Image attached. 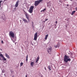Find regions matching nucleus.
Listing matches in <instances>:
<instances>
[{"label":"nucleus","mask_w":77,"mask_h":77,"mask_svg":"<svg viewBox=\"0 0 77 77\" xmlns=\"http://www.w3.org/2000/svg\"><path fill=\"white\" fill-rule=\"evenodd\" d=\"M45 70H46V68H45Z\"/></svg>","instance_id":"nucleus-30"},{"label":"nucleus","mask_w":77,"mask_h":77,"mask_svg":"<svg viewBox=\"0 0 77 77\" xmlns=\"http://www.w3.org/2000/svg\"><path fill=\"white\" fill-rule=\"evenodd\" d=\"M33 65H34V62H32L31 63V66H33Z\"/></svg>","instance_id":"nucleus-16"},{"label":"nucleus","mask_w":77,"mask_h":77,"mask_svg":"<svg viewBox=\"0 0 77 77\" xmlns=\"http://www.w3.org/2000/svg\"><path fill=\"white\" fill-rule=\"evenodd\" d=\"M48 20V19H45V21H47V20Z\"/></svg>","instance_id":"nucleus-22"},{"label":"nucleus","mask_w":77,"mask_h":77,"mask_svg":"<svg viewBox=\"0 0 77 77\" xmlns=\"http://www.w3.org/2000/svg\"><path fill=\"white\" fill-rule=\"evenodd\" d=\"M10 35L12 37V38H14L15 36V35L14 34V33L13 31H10L9 32Z\"/></svg>","instance_id":"nucleus-5"},{"label":"nucleus","mask_w":77,"mask_h":77,"mask_svg":"<svg viewBox=\"0 0 77 77\" xmlns=\"http://www.w3.org/2000/svg\"><path fill=\"white\" fill-rule=\"evenodd\" d=\"M23 62L20 63V66H23Z\"/></svg>","instance_id":"nucleus-20"},{"label":"nucleus","mask_w":77,"mask_h":77,"mask_svg":"<svg viewBox=\"0 0 77 77\" xmlns=\"http://www.w3.org/2000/svg\"><path fill=\"white\" fill-rule=\"evenodd\" d=\"M48 35H47L45 36V40H47V38H48Z\"/></svg>","instance_id":"nucleus-15"},{"label":"nucleus","mask_w":77,"mask_h":77,"mask_svg":"<svg viewBox=\"0 0 77 77\" xmlns=\"http://www.w3.org/2000/svg\"><path fill=\"white\" fill-rule=\"evenodd\" d=\"M12 77H14V76H13Z\"/></svg>","instance_id":"nucleus-34"},{"label":"nucleus","mask_w":77,"mask_h":77,"mask_svg":"<svg viewBox=\"0 0 77 77\" xmlns=\"http://www.w3.org/2000/svg\"><path fill=\"white\" fill-rule=\"evenodd\" d=\"M52 51V49H51L49 48V49H48L47 51H48V53H49V54H50L51 52V51Z\"/></svg>","instance_id":"nucleus-8"},{"label":"nucleus","mask_w":77,"mask_h":77,"mask_svg":"<svg viewBox=\"0 0 77 77\" xmlns=\"http://www.w3.org/2000/svg\"><path fill=\"white\" fill-rule=\"evenodd\" d=\"M45 10H46V9L45 8H44V10L41 11V12H44V11H45Z\"/></svg>","instance_id":"nucleus-19"},{"label":"nucleus","mask_w":77,"mask_h":77,"mask_svg":"<svg viewBox=\"0 0 77 77\" xmlns=\"http://www.w3.org/2000/svg\"><path fill=\"white\" fill-rule=\"evenodd\" d=\"M23 21H24V22H25V23H28V21H27V20L25 19H23Z\"/></svg>","instance_id":"nucleus-14"},{"label":"nucleus","mask_w":77,"mask_h":77,"mask_svg":"<svg viewBox=\"0 0 77 77\" xmlns=\"http://www.w3.org/2000/svg\"><path fill=\"white\" fill-rule=\"evenodd\" d=\"M26 77H27V75H26Z\"/></svg>","instance_id":"nucleus-33"},{"label":"nucleus","mask_w":77,"mask_h":77,"mask_svg":"<svg viewBox=\"0 0 77 77\" xmlns=\"http://www.w3.org/2000/svg\"><path fill=\"white\" fill-rule=\"evenodd\" d=\"M33 9H34V6H32L30 7L29 9V12L30 14H32V13H33Z\"/></svg>","instance_id":"nucleus-3"},{"label":"nucleus","mask_w":77,"mask_h":77,"mask_svg":"<svg viewBox=\"0 0 77 77\" xmlns=\"http://www.w3.org/2000/svg\"><path fill=\"white\" fill-rule=\"evenodd\" d=\"M68 58H69V57L68 56L66 55L65 56L64 59V61L65 62L68 63V61H71V59H68Z\"/></svg>","instance_id":"nucleus-1"},{"label":"nucleus","mask_w":77,"mask_h":77,"mask_svg":"<svg viewBox=\"0 0 77 77\" xmlns=\"http://www.w3.org/2000/svg\"><path fill=\"white\" fill-rule=\"evenodd\" d=\"M39 60V57H38L37 59H36V62H38V61Z\"/></svg>","instance_id":"nucleus-10"},{"label":"nucleus","mask_w":77,"mask_h":77,"mask_svg":"<svg viewBox=\"0 0 77 77\" xmlns=\"http://www.w3.org/2000/svg\"><path fill=\"white\" fill-rule=\"evenodd\" d=\"M19 3V0H18L17 1V2L16 4L15 5V7H17L18 6Z\"/></svg>","instance_id":"nucleus-9"},{"label":"nucleus","mask_w":77,"mask_h":77,"mask_svg":"<svg viewBox=\"0 0 77 77\" xmlns=\"http://www.w3.org/2000/svg\"><path fill=\"white\" fill-rule=\"evenodd\" d=\"M52 67V66H48V68L50 70V71H51V67Z\"/></svg>","instance_id":"nucleus-12"},{"label":"nucleus","mask_w":77,"mask_h":77,"mask_svg":"<svg viewBox=\"0 0 77 77\" xmlns=\"http://www.w3.org/2000/svg\"><path fill=\"white\" fill-rule=\"evenodd\" d=\"M59 43H58L57 45H55L54 47H55V48H57V47H59Z\"/></svg>","instance_id":"nucleus-11"},{"label":"nucleus","mask_w":77,"mask_h":77,"mask_svg":"<svg viewBox=\"0 0 77 77\" xmlns=\"http://www.w3.org/2000/svg\"><path fill=\"white\" fill-rule=\"evenodd\" d=\"M75 9H76V11H77V8H75Z\"/></svg>","instance_id":"nucleus-28"},{"label":"nucleus","mask_w":77,"mask_h":77,"mask_svg":"<svg viewBox=\"0 0 77 77\" xmlns=\"http://www.w3.org/2000/svg\"><path fill=\"white\" fill-rule=\"evenodd\" d=\"M42 1H43V0H39L38 1H35L34 3L35 6H38Z\"/></svg>","instance_id":"nucleus-2"},{"label":"nucleus","mask_w":77,"mask_h":77,"mask_svg":"<svg viewBox=\"0 0 77 77\" xmlns=\"http://www.w3.org/2000/svg\"><path fill=\"white\" fill-rule=\"evenodd\" d=\"M24 14L25 15L26 17L28 20V21H29V15L28 14L27 12H26V11H24Z\"/></svg>","instance_id":"nucleus-4"},{"label":"nucleus","mask_w":77,"mask_h":77,"mask_svg":"<svg viewBox=\"0 0 77 77\" xmlns=\"http://www.w3.org/2000/svg\"><path fill=\"white\" fill-rule=\"evenodd\" d=\"M75 12V11H74L72 12V13L71 14L72 15H73V14H74Z\"/></svg>","instance_id":"nucleus-17"},{"label":"nucleus","mask_w":77,"mask_h":77,"mask_svg":"<svg viewBox=\"0 0 77 77\" xmlns=\"http://www.w3.org/2000/svg\"><path fill=\"white\" fill-rule=\"evenodd\" d=\"M3 2V1H0V8L1 7V3Z\"/></svg>","instance_id":"nucleus-21"},{"label":"nucleus","mask_w":77,"mask_h":77,"mask_svg":"<svg viewBox=\"0 0 77 77\" xmlns=\"http://www.w3.org/2000/svg\"><path fill=\"white\" fill-rule=\"evenodd\" d=\"M28 60V55H27L26 56V61H27Z\"/></svg>","instance_id":"nucleus-18"},{"label":"nucleus","mask_w":77,"mask_h":77,"mask_svg":"<svg viewBox=\"0 0 77 77\" xmlns=\"http://www.w3.org/2000/svg\"><path fill=\"white\" fill-rule=\"evenodd\" d=\"M37 34L38 33L37 32H36L34 35V40H35V41H36V40H37V38H38Z\"/></svg>","instance_id":"nucleus-6"},{"label":"nucleus","mask_w":77,"mask_h":77,"mask_svg":"<svg viewBox=\"0 0 77 77\" xmlns=\"http://www.w3.org/2000/svg\"><path fill=\"white\" fill-rule=\"evenodd\" d=\"M67 6H69V5L67 4Z\"/></svg>","instance_id":"nucleus-29"},{"label":"nucleus","mask_w":77,"mask_h":77,"mask_svg":"<svg viewBox=\"0 0 77 77\" xmlns=\"http://www.w3.org/2000/svg\"><path fill=\"white\" fill-rule=\"evenodd\" d=\"M1 42L2 44H3V40H2L1 41Z\"/></svg>","instance_id":"nucleus-24"},{"label":"nucleus","mask_w":77,"mask_h":77,"mask_svg":"<svg viewBox=\"0 0 77 77\" xmlns=\"http://www.w3.org/2000/svg\"><path fill=\"white\" fill-rule=\"evenodd\" d=\"M72 56H73L72 54H71V56L72 57Z\"/></svg>","instance_id":"nucleus-26"},{"label":"nucleus","mask_w":77,"mask_h":77,"mask_svg":"<svg viewBox=\"0 0 77 77\" xmlns=\"http://www.w3.org/2000/svg\"><path fill=\"white\" fill-rule=\"evenodd\" d=\"M0 57H1L2 58H3V60L4 61L6 60V59L4 57L3 54H1V53H0Z\"/></svg>","instance_id":"nucleus-7"},{"label":"nucleus","mask_w":77,"mask_h":77,"mask_svg":"<svg viewBox=\"0 0 77 77\" xmlns=\"http://www.w3.org/2000/svg\"><path fill=\"white\" fill-rule=\"evenodd\" d=\"M55 23H56V24H57V21H56L55 22Z\"/></svg>","instance_id":"nucleus-27"},{"label":"nucleus","mask_w":77,"mask_h":77,"mask_svg":"<svg viewBox=\"0 0 77 77\" xmlns=\"http://www.w3.org/2000/svg\"><path fill=\"white\" fill-rule=\"evenodd\" d=\"M0 60H2V58H1V57H0Z\"/></svg>","instance_id":"nucleus-25"},{"label":"nucleus","mask_w":77,"mask_h":77,"mask_svg":"<svg viewBox=\"0 0 77 77\" xmlns=\"http://www.w3.org/2000/svg\"><path fill=\"white\" fill-rule=\"evenodd\" d=\"M5 54V56H6V57H7L8 58V59H10V57H9V55H8V54Z\"/></svg>","instance_id":"nucleus-13"},{"label":"nucleus","mask_w":77,"mask_h":77,"mask_svg":"<svg viewBox=\"0 0 77 77\" xmlns=\"http://www.w3.org/2000/svg\"><path fill=\"white\" fill-rule=\"evenodd\" d=\"M32 24H34V23L33 22H32Z\"/></svg>","instance_id":"nucleus-31"},{"label":"nucleus","mask_w":77,"mask_h":77,"mask_svg":"<svg viewBox=\"0 0 77 77\" xmlns=\"http://www.w3.org/2000/svg\"><path fill=\"white\" fill-rule=\"evenodd\" d=\"M34 25V23H32V27H34V26H33V25Z\"/></svg>","instance_id":"nucleus-23"},{"label":"nucleus","mask_w":77,"mask_h":77,"mask_svg":"<svg viewBox=\"0 0 77 77\" xmlns=\"http://www.w3.org/2000/svg\"><path fill=\"white\" fill-rule=\"evenodd\" d=\"M45 21H44V23H45Z\"/></svg>","instance_id":"nucleus-32"}]
</instances>
